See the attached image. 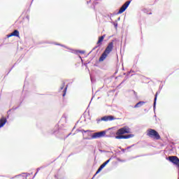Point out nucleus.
Listing matches in <instances>:
<instances>
[{
  "mask_svg": "<svg viewBox=\"0 0 179 179\" xmlns=\"http://www.w3.org/2000/svg\"><path fill=\"white\" fill-rule=\"evenodd\" d=\"M62 118H64V119L66 120V115H63Z\"/></svg>",
  "mask_w": 179,
  "mask_h": 179,
  "instance_id": "nucleus-27",
  "label": "nucleus"
},
{
  "mask_svg": "<svg viewBox=\"0 0 179 179\" xmlns=\"http://www.w3.org/2000/svg\"><path fill=\"white\" fill-rule=\"evenodd\" d=\"M64 87H65V82L62 81V85L60 87V90H64Z\"/></svg>",
  "mask_w": 179,
  "mask_h": 179,
  "instance_id": "nucleus-20",
  "label": "nucleus"
},
{
  "mask_svg": "<svg viewBox=\"0 0 179 179\" xmlns=\"http://www.w3.org/2000/svg\"><path fill=\"white\" fill-rule=\"evenodd\" d=\"M106 132V138H114L115 135H117L115 136V139H129V138H134V134H127L124 136V134H130L131 133V129L128 127L127 126H125L122 128L119 129L117 132L114 131L112 129H108L105 130Z\"/></svg>",
  "mask_w": 179,
  "mask_h": 179,
  "instance_id": "nucleus-1",
  "label": "nucleus"
},
{
  "mask_svg": "<svg viewBox=\"0 0 179 179\" xmlns=\"http://www.w3.org/2000/svg\"><path fill=\"white\" fill-rule=\"evenodd\" d=\"M71 133L69 134L66 136V138H68V136H69V135H71Z\"/></svg>",
  "mask_w": 179,
  "mask_h": 179,
  "instance_id": "nucleus-32",
  "label": "nucleus"
},
{
  "mask_svg": "<svg viewBox=\"0 0 179 179\" xmlns=\"http://www.w3.org/2000/svg\"><path fill=\"white\" fill-rule=\"evenodd\" d=\"M108 53H106V52H103L101 57H99V61L101 62L105 58H107Z\"/></svg>",
  "mask_w": 179,
  "mask_h": 179,
  "instance_id": "nucleus-15",
  "label": "nucleus"
},
{
  "mask_svg": "<svg viewBox=\"0 0 179 179\" xmlns=\"http://www.w3.org/2000/svg\"><path fill=\"white\" fill-rule=\"evenodd\" d=\"M134 94H136V92L135 91H134Z\"/></svg>",
  "mask_w": 179,
  "mask_h": 179,
  "instance_id": "nucleus-35",
  "label": "nucleus"
},
{
  "mask_svg": "<svg viewBox=\"0 0 179 179\" xmlns=\"http://www.w3.org/2000/svg\"><path fill=\"white\" fill-rule=\"evenodd\" d=\"M19 37V31H17V29L14 30L13 32H12L11 34L7 35V37L9 38V37Z\"/></svg>",
  "mask_w": 179,
  "mask_h": 179,
  "instance_id": "nucleus-8",
  "label": "nucleus"
},
{
  "mask_svg": "<svg viewBox=\"0 0 179 179\" xmlns=\"http://www.w3.org/2000/svg\"><path fill=\"white\" fill-rule=\"evenodd\" d=\"M56 45H61V47H64V45H61L59 43H55Z\"/></svg>",
  "mask_w": 179,
  "mask_h": 179,
  "instance_id": "nucleus-26",
  "label": "nucleus"
},
{
  "mask_svg": "<svg viewBox=\"0 0 179 179\" xmlns=\"http://www.w3.org/2000/svg\"><path fill=\"white\" fill-rule=\"evenodd\" d=\"M159 93H160V91L157 92L156 94H155V96L154 105H153L154 111H155V110H156V101H157V95Z\"/></svg>",
  "mask_w": 179,
  "mask_h": 179,
  "instance_id": "nucleus-12",
  "label": "nucleus"
},
{
  "mask_svg": "<svg viewBox=\"0 0 179 179\" xmlns=\"http://www.w3.org/2000/svg\"><path fill=\"white\" fill-rule=\"evenodd\" d=\"M92 179H93V178Z\"/></svg>",
  "mask_w": 179,
  "mask_h": 179,
  "instance_id": "nucleus-43",
  "label": "nucleus"
},
{
  "mask_svg": "<svg viewBox=\"0 0 179 179\" xmlns=\"http://www.w3.org/2000/svg\"><path fill=\"white\" fill-rule=\"evenodd\" d=\"M114 48V42H110L108 45V46L106 47V48L104 50V52H106V54H110V52H111V51H113V49Z\"/></svg>",
  "mask_w": 179,
  "mask_h": 179,
  "instance_id": "nucleus-6",
  "label": "nucleus"
},
{
  "mask_svg": "<svg viewBox=\"0 0 179 179\" xmlns=\"http://www.w3.org/2000/svg\"><path fill=\"white\" fill-rule=\"evenodd\" d=\"M111 23L112 24H113V26H115V29L118 27V22H117V20H115V22H112Z\"/></svg>",
  "mask_w": 179,
  "mask_h": 179,
  "instance_id": "nucleus-19",
  "label": "nucleus"
},
{
  "mask_svg": "<svg viewBox=\"0 0 179 179\" xmlns=\"http://www.w3.org/2000/svg\"><path fill=\"white\" fill-rule=\"evenodd\" d=\"M76 52V54H78V52H79L80 54H85V50H78Z\"/></svg>",
  "mask_w": 179,
  "mask_h": 179,
  "instance_id": "nucleus-21",
  "label": "nucleus"
},
{
  "mask_svg": "<svg viewBox=\"0 0 179 179\" xmlns=\"http://www.w3.org/2000/svg\"><path fill=\"white\" fill-rule=\"evenodd\" d=\"M90 80H91L92 83H93V82H95V80H94V78L92 76V75H90Z\"/></svg>",
  "mask_w": 179,
  "mask_h": 179,
  "instance_id": "nucleus-22",
  "label": "nucleus"
},
{
  "mask_svg": "<svg viewBox=\"0 0 179 179\" xmlns=\"http://www.w3.org/2000/svg\"><path fill=\"white\" fill-rule=\"evenodd\" d=\"M159 93H160V91L157 92L156 94H155V96L154 105H153L154 111H155V110H156V101H157V95Z\"/></svg>",
  "mask_w": 179,
  "mask_h": 179,
  "instance_id": "nucleus-11",
  "label": "nucleus"
},
{
  "mask_svg": "<svg viewBox=\"0 0 179 179\" xmlns=\"http://www.w3.org/2000/svg\"><path fill=\"white\" fill-rule=\"evenodd\" d=\"M75 52V50H73V52Z\"/></svg>",
  "mask_w": 179,
  "mask_h": 179,
  "instance_id": "nucleus-40",
  "label": "nucleus"
},
{
  "mask_svg": "<svg viewBox=\"0 0 179 179\" xmlns=\"http://www.w3.org/2000/svg\"><path fill=\"white\" fill-rule=\"evenodd\" d=\"M97 1L99 0H90V1H87V3H92V8H95L96 5H97Z\"/></svg>",
  "mask_w": 179,
  "mask_h": 179,
  "instance_id": "nucleus-13",
  "label": "nucleus"
},
{
  "mask_svg": "<svg viewBox=\"0 0 179 179\" xmlns=\"http://www.w3.org/2000/svg\"><path fill=\"white\" fill-rule=\"evenodd\" d=\"M13 68H15V66H13L12 67H11V69H10V71H9V72H10V71H12V69Z\"/></svg>",
  "mask_w": 179,
  "mask_h": 179,
  "instance_id": "nucleus-29",
  "label": "nucleus"
},
{
  "mask_svg": "<svg viewBox=\"0 0 179 179\" xmlns=\"http://www.w3.org/2000/svg\"><path fill=\"white\" fill-rule=\"evenodd\" d=\"M131 147L132 146H129V147L127 148V149H131Z\"/></svg>",
  "mask_w": 179,
  "mask_h": 179,
  "instance_id": "nucleus-31",
  "label": "nucleus"
},
{
  "mask_svg": "<svg viewBox=\"0 0 179 179\" xmlns=\"http://www.w3.org/2000/svg\"><path fill=\"white\" fill-rule=\"evenodd\" d=\"M146 102L145 101H139L138 103H137L134 106V108H139V107H142V106H143V104H145Z\"/></svg>",
  "mask_w": 179,
  "mask_h": 179,
  "instance_id": "nucleus-14",
  "label": "nucleus"
},
{
  "mask_svg": "<svg viewBox=\"0 0 179 179\" xmlns=\"http://www.w3.org/2000/svg\"><path fill=\"white\" fill-rule=\"evenodd\" d=\"M77 131L82 132V134H83V133L86 134V132H90V130H85V129H78Z\"/></svg>",
  "mask_w": 179,
  "mask_h": 179,
  "instance_id": "nucleus-16",
  "label": "nucleus"
},
{
  "mask_svg": "<svg viewBox=\"0 0 179 179\" xmlns=\"http://www.w3.org/2000/svg\"><path fill=\"white\" fill-rule=\"evenodd\" d=\"M111 161V158H110L109 159H108L107 161H106L103 164H102L99 168L98 169V170L96 172V174H99V173H100V171H101V170H103V168H105L108 164L110 163V162Z\"/></svg>",
  "mask_w": 179,
  "mask_h": 179,
  "instance_id": "nucleus-7",
  "label": "nucleus"
},
{
  "mask_svg": "<svg viewBox=\"0 0 179 179\" xmlns=\"http://www.w3.org/2000/svg\"><path fill=\"white\" fill-rule=\"evenodd\" d=\"M106 130L94 133L91 137H84L85 141H90V139H99L100 138H106Z\"/></svg>",
  "mask_w": 179,
  "mask_h": 179,
  "instance_id": "nucleus-2",
  "label": "nucleus"
},
{
  "mask_svg": "<svg viewBox=\"0 0 179 179\" xmlns=\"http://www.w3.org/2000/svg\"><path fill=\"white\" fill-rule=\"evenodd\" d=\"M98 47H100V46H98V45H96L92 49V50H96V48H98Z\"/></svg>",
  "mask_w": 179,
  "mask_h": 179,
  "instance_id": "nucleus-25",
  "label": "nucleus"
},
{
  "mask_svg": "<svg viewBox=\"0 0 179 179\" xmlns=\"http://www.w3.org/2000/svg\"><path fill=\"white\" fill-rule=\"evenodd\" d=\"M45 166H41L39 168H38L36 169V173L34 174L33 178H34V177H36V176H37V173H38V171H40V170H41V169H44Z\"/></svg>",
  "mask_w": 179,
  "mask_h": 179,
  "instance_id": "nucleus-17",
  "label": "nucleus"
},
{
  "mask_svg": "<svg viewBox=\"0 0 179 179\" xmlns=\"http://www.w3.org/2000/svg\"><path fill=\"white\" fill-rule=\"evenodd\" d=\"M122 152H125V150H124V149H122Z\"/></svg>",
  "mask_w": 179,
  "mask_h": 179,
  "instance_id": "nucleus-34",
  "label": "nucleus"
},
{
  "mask_svg": "<svg viewBox=\"0 0 179 179\" xmlns=\"http://www.w3.org/2000/svg\"><path fill=\"white\" fill-rule=\"evenodd\" d=\"M129 73H131V71H129Z\"/></svg>",
  "mask_w": 179,
  "mask_h": 179,
  "instance_id": "nucleus-41",
  "label": "nucleus"
},
{
  "mask_svg": "<svg viewBox=\"0 0 179 179\" xmlns=\"http://www.w3.org/2000/svg\"><path fill=\"white\" fill-rule=\"evenodd\" d=\"M66 90H68V85H66L64 90V92H63V97H65L66 94Z\"/></svg>",
  "mask_w": 179,
  "mask_h": 179,
  "instance_id": "nucleus-18",
  "label": "nucleus"
},
{
  "mask_svg": "<svg viewBox=\"0 0 179 179\" xmlns=\"http://www.w3.org/2000/svg\"><path fill=\"white\" fill-rule=\"evenodd\" d=\"M131 3V1H126L120 8L119 11L117 12V15H121V13H124L125 10L128 8V6H129V4Z\"/></svg>",
  "mask_w": 179,
  "mask_h": 179,
  "instance_id": "nucleus-4",
  "label": "nucleus"
},
{
  "mask_svg": "<svg viewBox=\"0 0 179 179\" xmlns=\"http://www.w3.org/2000/svg\"><path fill=\"white\" fill-rule=\"evenodd\" d=\"M19 107H13V108L10 109L8 111H12V110H17Z\"/></svg>",
  "mask_w": 179,
  "mask_h": 179,
  "instance_id": "nucleus-24",
  "label": "nucleus"
},
{
  "mask_svg": "<svg viewBox=\"0 0 179 179\" xmlns=\"http://www.w3.org/2000/svg\"><path fill=\"white\" fill-rule=\"evenodd\" d=\"M124 82H125V80H123V81L120 83V85H122V83H124Z\"/></svg>",
  "mask_w": 179,
  "mask_h": 179,
  "instance_id": "nucleus-33",
  "label": "nucleus"
},
{
  "mask_svg": "<svg viewBox=\"0 0 179 179\" xmlns=\"http://www.w3.org/2000/svg\"><path fill=\"white\" fill-rule=\"evenodd\" d=\"M159 90H162V87H159Z\"/></svg>",
  "mask_w": 179,
  "mask_h": 179,
  "instance_id": "nucleus-36",
  "label": "nucleus"
},
{
  "mask_svg": "<svg viewBox=\"0 0 179 179\" xmlns=\"http://www.w3.org/2000/svg\"><path fill=\"white\" fill-rule=\"evenodd\" d=\"M27 18H28V19H29V16H27Z\"/></svg>",
  "mask_w": 179,
  "mask_h": 179,
  "instance_id": "nucleus-39",
  "label": "nucleus"
},
{
  "mask_svg": "<svg viewBox=\"0 0 179 179\" xmlns=\"http://www.w3.org/2000/svg\"><path fill=\"white\" fill-rule=\"evenodd\" d=\"M121 20V17H118L117 20V22L120 21Z\"/></svg>",
  "mask_w": 179,
  "mask_h": 179,
  "instance_id": "nucleus-28",
  "label": "nucleus"
},
{
  "mask_svg": "<svg viewBox=\"0 0 179 179\" xmlns=\"http://www.w3.org/2000/svg\"><path fill=\"white\" fill-rule=\"evenodd\" d=\"M106 37V35H103L99 38V40L96 43L98 47H100L101 45V43H103V41L104 40Z\"/></svg>",
  "mask_w": 179,
  "mask_h": 179,
  "instance_id": "nucleus-10",
  "label": "nucleus"
},
{
  "mask_svg": "<svg viewBox=\"0 0 179 179\" xmlns=\"http://www.w3.org/2000/svg\"><path fill=\"white\" fill-rule=\"evenodd\" d=\"M131 1H132V0H130Z\"/></svg>",
  "mask_w": 179,
  "mask_h": 179,
  "instance_id": "nucleus-42",
  "label": "nucleus"
},
{
  "mask_svg": "<svg viewBox=\"0 0 179 179\" xmlns=\"http://www.w3.org/2000/svg\"><path fill=\"white\" fill-rule=\"evenodd\" d=\"M22 174L25 176V178H27V177H29V176H30V173H24Z\"/></svg>",
  "mask_w": 179,
  "mask_h": 179,
  "instance_id": "nucleus-23",
  "label": "nucleus"
},
{
  "mask_svg": "<svg viewBox=\"0 0 179 179\" xmlns=\"http://www.w3.org/2000/svg\"><path fill=\"white\" fill-rule=\"evenodd\" d=\"M20 176H22V174H19V175H17V176H15V177L16 178V177H20Z\"/></svg>",
  "mask_w": 179,
  "mask_h": 179,
  "instance_id": "nucleus-30",
  "label": "nucleus"
},
{
  "mask_svg": "<svg viewBox=\"0 0 179 179\" xmlns=\"http://www.w3.org/2000/svg\"><path fill=\"white\" fill-rule=\"evenodd\" d=\"M147 135L150 136V138H154V139H157V141L160 139V135L159 134V133L156 130L152 129H149L148 130Z\"/></svg>",
  "mask_w": 179,
  "mask_h": 179,
  "instance_id": "nucleus-3",
  "label": "nucleus"
},
{
  "mask_svg": "<svg viewBox=\"0 0 179 179\" xmlns=\"http://www.w3.org/2000/svg\"><path fill=\"white\" fill-rule=\"evenodd\" d=\"M149 15H152V13H150Z\"/></svg>",
  "mask_w": 179,
  "mask_h": 179,
  "instance_id": "nucleus-37",
  "label": "nucleus"
},
{
  "mask_svg": "<svg viewBox=\"0 0 179 179\" xmlns=\"http://www.w3.org/2000/svg\"><path fill=\"white\" fill-rule=\"evenodd\" d=\"M113 120H115L114 116L108 115V116H104V117H101V119H97L96 122H97V124H99L101 121H113Z\"/></svg>",
  "mask_w": 179,
  "mask_h": 179,
  "instance_id": "nucleus-5",
  "label": "nucleus"
},
{
  "mask_svg": "<svg viewBox=\"0 0 179 179\" xmlns=\"http://www.w3.org/2000/svg\"><path fill=\"white\" fill-rule=\"evenodd\" d=\"M8 122V120L5 117H1L0 119V128H2Z\"/></svg>",
  "mask_w": 179,
  "mask_h": 179,
  "instance_id": "nucleus-9",
  "label": "nucleus"
},
{
  "mask_svg": "<svg viewBox=\"0 0 179 179\" xmlns=\"http://www.w3.org/2000/svg\"><path fill=\"white\" fill-rule=\"evenodd\" d=\"M63 47H65V48H66V46L64 45Z\"/></svg>",
  "mask_w": 179,
  "mask_h": 179,
  "instance_id": "nucleus-38",
  "label": "nucleus"
}]
</instances>
